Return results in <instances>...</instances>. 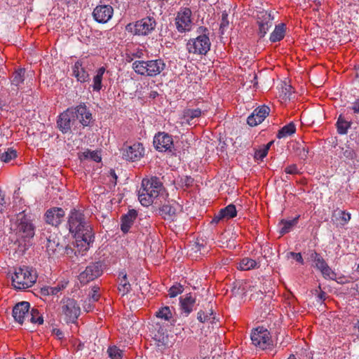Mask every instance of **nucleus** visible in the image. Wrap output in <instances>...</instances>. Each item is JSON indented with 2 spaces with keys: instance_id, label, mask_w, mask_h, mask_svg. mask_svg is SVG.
Wrapping results in <instances>:
<instances>
[{
  "instance_id": "1",
  "label": "nucleus",
  "mask_w": 359,
  "mask_h": 359,
  "mask_svg": "<svg viewBox=\"0 0 359 359\" xmlns=\"http://www.w3.org/2000/svg\"><path fill=\"white\" fill-rule=\"evenodd\" d=\"M69 232L74 234L77 247L86 251L94 241V233L90 225L87 222L83 213L76 209L71 210L68 217Z\"/></svg>"
},
{
  "instance_id": "2",
  "label": "nucleus",
  "mask_w": 359,
  "mask_h": 359,
  "mask_svg": "<svg viewBox=\"0 0 359 359\" xmlns=\"http://www.w3.org/2000/svg\"><path fill=\"white\" fill-rule=\"evenodd\" d=\"M167 196L163 182L158 177L154 176L142 180L138 199L143 206L148 207L153 203L161 206L162 199L165 200Z\"/></svg>"
},
{
  "instance_id": "3",
  "label": "nucleus",
  "mask_w": 359,
  "mask_h": 359,
  "mask_svg": "<svg viewBox=\"0 0 359 359\" xmlns=\"http://www.w3.org/2000/svg\"><path fill=\"white\" fill-rule=\"evenodd\" d=\"M77 119L83 126L90 124L92 114L85 104L68 108L60 114L57 121V127L63 134L71 133L72 127Z\"/></svg>"
},
{
  "instance_id": "4",
  "label": "nucleus",
  "mask_w": 359,
  "mask_h": 359,
  "mask_svg": "<svg viewBox=\"0 0 359 359\" xmlns=\"http://www.w3.org/2000/svg\"><path fill=\"white\" fill-rule=\"evenodd\" d=\"M165 67V63L162 59L147 61L137 60L132 64L133 69L136 74L148 77H154L160 74Z\"/></svg>"
},
{
  "instance_id": "5",
  "label": "nucleus",
  "mask_w": 359,
  "mask_h": 359,
  "mask_svg": "<svg viewBox=\"0 0 359 359\" xmlns=\"http://www.w3.org/2000/svg\"><path fill=\"white\" fill-rule=\"evenodd\" d=\"M36 273L32 268L23 266L15 269L12 276V285L17 290L31 287L36 281Z\"/></svg>"
},
{
  "instance_id": "6",
  "label": "nucleus",
  "mask_w": 359,
  "mask_h": 359,
  "mask_svg": "<svg viewBox=\"0 0 359 359\" xmlns=\"http://www.w3.org/2000/svg\"><path fill=\"white\" fill-rule=\"evenodd\" d=\"M61 313L67 323H74L78 319L81 309L77 302L72 298H63L60 302Z\"/></svg>"
},
{
  "instance_id": "7",
  "label": "nucleus",
  "mask_w": 359,
  "mask_h": 359,
  "mask_svg": "<svg viewBox=\"0 0 359 359\" xmlns=\"http://www.w3.org/2000/svg\"><path fill=\"white\" fill-rule=\"evenodd\" d=\"M210 46L208 34H203L195 39H189L187 43V50L189 53L206 55L210 49Z\"/></svg>"
},
{
  "instance_id": "8",
  "label": "nucleus",
  "mask_w": 359,
  "mask_h": 359,
  "mask_svg": "<svg viewBox=\"0 0 359 359\" xmlns=\"http://www.w3.org/2000/svg\"><path fill=\"white\" fill-rule=\"evenodd\" d=\"M250 338L252 344L262 350L269 349L273 346L270 333L267 329L263 327L254 329L252 331Z\"/></svg>"
},
{
  "instance_id": "9",
  "label": "nucleus",
  "mask_w": 359,
  "mask_h": 359,
  "mask_svg": "<svg viewBox=\"0 0 359 359\" xmlns=\"http://www.w3.org/2000/svg\"><path fill=\"white\" fill-rule=\"evenodd\" d=\"M123 159L129 161H137L141 159L144 154V148L142 144L137 142L133 144L125 143L120 149Z\"/></svg>"
},
{
  "instance_id": "10",
  "label": "nucleus",
  "mask_w": 359,
  "mask_h": 359,
  "mask_svg": "<svg viewBox=\"0 0 359 359\" xmlns=\"http://www.w3.org/2000/svg\"><path fill=\"white\" fill-rule=\"evenodd\" d=\"M155 149L160 152H169L174 154L173 139L171 135L165 132H158L154 137L153 141Z\"/></svg>"
},
{
  "instance_id": "11",
  "label": "nucleus",
  "mask_w": 359,
  "mask_h": 359,
  "mask_svg": "<svg viewBox=\"0 0 359 359\" xmlns=\"http://www.w3.org/2000/svg\"><path fill=\"white\" fill-rule=\"evenodd\" d=\"M102 272L103 265L100 262H92L80 273L79 280L81 284L85 285L100 276Z\"/></svg>"
},
{
  "instance_id": "12",
  "label": "nucleus",
  "mask_w": 359,
  "mask_h": 359,
  "mask_svg": "<svg viewBox=\"0 0 359 359\" xmlns=\"http://www.w3.org/2000/svg\"><path fill=\"white\" fill-rule=\"evenodd\" d=\"M192 12L189 8H181L177 13L175 25L178 32L182 33L188 32L191 29Z\"/></svg>"
},
{
  "instance_id": "13",
  "label": "nucleus",
  "mask_w": 359,
  "mask_h": 359,
  "mask_svg": "<svg viewBox=\"0 0 359 359\" xmlns=\"http://www.w3.org/2000/svg\"><path fill=\"white\" fill-rule=\"evenodd\" d=\"M156 26V22L152 17H146L137 20L135 25V34L139 36H146L151 33Z\"/></svg>"
},
{
  "instance_id": "14",
  "label": "nucleus",
  "mask_w": 359,
  "mask_h": 359,
  "mask_svg": "<svg viewBox=\"0 0 359 359\" xmlns=\"http://www.w3.org/2000/svg\"><path fill=\"white\" fill-rule=\"evenodd\" d=\"M16 234L24 238H32L34 236V227L25 215L18 219Z\"/></svg>"
},
{
  "instance_id": "15",
  "label": "nucleus",
  "mask_w": 359,
  "mask_h": 359,
  "mask_svg": "<svg viewBox=\"0 0 359 359\" xmlns=\"http://www.w3.org/2000/svg\"><path fill=\"white\" fill-rule=\"evenodd\" d=\"M273 18L270 13L262 11L257 15V24L259 25V36L262 38L271 27Z\"/></svg>"
},
{
  "instance_id": "16",
  "label": "nucleus",
  "mask_w": 359,
  "mask_h": 359,
  "mask_svg": "<svg viewBox=\"0 0 359 359\" xmlns=\"http://www.w3.org/2000/svg\"><path fill=\"white\" fill-rule=\"evenodd\" d=\"M46 252L50 257H57L63 251V245L60 243V238L56 234H50L46 238Z\"/></svg>"
},
{
  "instance_id": "17",
  "label": "nucleus",
  "mask_w": 359,
  "mask_h": 359,
  "mask_svg": "<svg viewBox=\"0 0 359 359\" xmlns=\"http://www.w3.org/2000/svg\"><path fill=\"white\" fill-rule=\"evenodd\" d=\"M270 109L266 105L257 107L251 115L248 117L247 123L250 126H256L261 123L269 114Z\"/></svg>"
},
{
  "instance_id": "18",
  "label": "nucleus",
  "mask_w": 359,
  "mask_h": 359,
  "mask_svg": "<svg viewBox=\"0 0 359 359\" xmlns=\"http://www.w3.org/2000/svg\"><path fill=\"white\" fill-rule=\"evenodd\" d=\"M64 217V210L57 207L48 210L45 214L46 222L55 226H58L62 222Z\"/></svg>"
},
{
  "instance_id": "19",
  "label": "nucleus",
  "mask_w": 359,
  "mask_h": 359,
  "mask_svg": "<svg viewBox=\"0 0 359 359\" xmlns=\"http://www.w3.org/2000/svg\"><path fill=\"white\" fill-rule=\"evenodd\" d=\"M30 304L27 302H21L15 304L13 309V316L15 321L22 324L25 317L28 315Z\"/></svg>"
},
{
  "instance_id": "20",
  "label": "nucleus",
  "mask_w": 359,
  "mask_h": 359,
  "mask_svg": "<svg viewBox=\"0 0 359 359\" xmlns=\"http://www.w3.org/2000/svg\"><path fill=\"white\" fill-rule=\"evenodd\" d=\"M93 14L97 22L105 23L112 17V8L107 6H99L94 9Z\"/></svg>"
},
{
  "instance_id": "21",
  "label": "nucleus",
  "mask_w": 359,
  "mask_h": 359,
  "mask_svg": "<svg viewBox=\"0 0 359 359\" xmlns=\"http://www.w3.org/2000/svg\"><path fill=\"white\" fill-rule=\"evenodd\" d=\"M161 207L160 208V212L161 215L165 218L166 216L172 217L176 215L177 211L180 208V205L174 201H168L166 198L163 200Z\"/></svg>"
},
{
  "instance_id": "22",
  "label": "nucleus",
  "mask_w": 359,
  "mask_h": 359,
  "mask_svg": "<svg viewBox=\"0 0 359 359\" xmlns=\"http://www.w3.org/2000/svg\"><path fill=\"white\" fill-rule=\"evenodd\" d=\"M137 216V211L133 209L130 210L127 214L122 215L121 218V229L124 233L129 231Z\"/></svg>"
},
{
  "instance_id": "23",
  "label": "nucleus",
  "mask_w": 359,
  "mask_h": 359,
  "mask_svg": "<svg viewBox=\"0 0 359 359\" xmlns=\"http://www.w3.org/2000/svg\"><path fill=\"white\" fill-rule=\"evenodd\" d=\"M237 212L236 206L233 204L227 205L221 209L217 215H215L212 219V222L218 223L222 219H231L236 216Z\"/></svg>"
},
{
  "instance_id": "24",
  "label": "nucleus",
  "mask_w": 359,
  "mask_h": 359,
  "mask_svg": "<svg viewBox=\"0 0 359 359\" xmlns=\"http://www.w3.org/2000/svg\"><path fill=\"white\" fill-rule=\"evenodd\" d=\"M156 332L154 333V339L157 342V346H166L168 343V336L166 330L159 323L155 325Z\"/></svg>"
},
{
  "instance_id": "25",
  "label": "nucleus",
  "mask_w": 359,
  "mask_h": 359,
  "mask_svg": "<svg viewBox=\"0 0 359 359\" xmlns=\"http://www.w3.org/2000/svg\"><path fill=\"white\" fill-rule=\"evenodd\" d=\"M195 302V297L190 293L180 297V308L182 312L185 313L186 316L192 311Z\"/></svg>"
},
{
  "instance_id": "26",
  "label": "nucleus",
  "mask_w": 359,
  "mask_h": 359,
  "mask_svg": "<svg viewBox=\"0 0 359 359\" xmlns=\"http://www.w3.org/2000/svg\"><path fill=\"white\" fill-rule=\"evenodd\" d=\"M118 290L122 295L128 293L131 289V285L128 280L127 273L125 271L119 273L118 276Z\"/></svg>"
},
{
  "instance_id": "27",
  "label": "nucleus",
  "mask_w": 359,
  "mask_h": 359,
  "mask_svg": "<svg viewBox=\"0 0 359 359\" xmlns=\"http://www.w3.org/2000/svg\"><path fill=\"white\" fill-rule=\"evenodd\" d=\"M292 149L295 155L300 159L305 160L307 158L309 147L306 145L304 142H294L292 145Z\"/></svg>"
},
{
  "instance_id": "28",
  "label": "nucleus",
  "mask_w": 359,
  "mask_h": 359,
  "mask_svg": "<svg viewBox=\"0 0 359 359\" xmlns=\"http://www.w3.org/2000/svg\"><path fill=\"white\" fill-rule=\"evenodd\" d=\"M73 75L76 78L78 81L86 82L89 80V74L82 67L80 61L75 62L73 67Z\"/></svg>"
},
{
  "instance_id": "29",
  "label": "nucleus",
  "mask_w": 359,
  "mask_h": 359,
  "mask_svg": "<svg viewBox=\"0 0 359 359\" xmlns=\"http://www.w3.org/2000/svg\"><path fill=\"white\" fill-rule=\"evenodd\" d=\"M25 69L22 68L18 69L13 74L11 78V86L13 90H18L20 85L23 83L25 81Z\"/></svg>"
},
{
  "instance_id": "30",
  "label": "nucleus",
  "mask_w": 359,
  "mask_h": 359,
  "mask_svg": "<svg viewBox=\"0 0 359 359\" xmlns=\"http://www.w3.org/2000/svg\"><path fill=\"white\" fill-rule=\"evenodd\" d=\"M336 148V154L339 156L341 158H344L346 160H353L356 157V154L355 151L350 147H335Z\"/></svg>"
},
{
  "instance_id": "31",
  "label": "nucleus",
  "mask_w": 359,
  "mask_h": 359,
  "mask_svg": "<svg viewBox=\"0 0 359 359\" xmlns=\"http://www.w3.org/2000/svg\"><path fill=\"white\" fill-rule=\"evenodd\" d=\"M325 279L335 280L337 273L329 266L326 261L323 262L316 268Z\"/></svg>"
},
{
  "instance_id": "32",
  "label": "nucleus",
  "mask_w": 359,
  "mask_h": 359,
  "mask_svg": "<svg viewBox=\"0 0 359 359\" xmlns=\"http://www.w3.org/2000/svg\"><path fill=\"white\" fill-rule=\"evenodd\" d=\"M352 122L347 121L343 115H339L336 122L337 131L339 135H346Z\"/></svg>"
},
{
  "instance_id": "33",
  "label": "nucleus",
  "mask_w": 359,
  "mask_h": 359,
  "mask_svg": "<svg viewBox=\"0 0 359 359\" xmlns=\"http://www.w3.org/2000/svg\"><path fill=\"white\" fill-rule=\"evenodd\" d=\"M286 25L284 23H280L276 25L273 32L271 34L270 41L273 43L281 41L285 34Z\"/></svg>"
},
{
  "instance_id": "34",
  "label": "nucleus",
  "mask_w": 359,
  "mask_h": 359,
  "mask_svg": "<svg viewBox=\"0 0 359 359\" xmlns=\"http://www.w3.org/2000/svg\"><path fill=\"white\" fill-rule=\"evenodd\" d=\"M258 267V263L248 257H245L237 263V269L241 271H248Z\"/></svg>"
},
{
  "instance_id": "35",
  "label": "nucleus",
  "mask_w": 359,
  "mask_h": 359,
  "mask_svg": "<svg viewBox=\"0 0 359 359\" xmlns=\"http://www.w3.org/2000/svg\"><path fill=\"white\" fill-rule=\"evenodd\" d=\"M111 205L112 200H110L105 205V208H101L98 213V219L101 221L102 224L106 223L107 224H109V217L111 215V211L109 208L111 207Z\"/></svg>"
},
{
  "instance_id": "36",
  "label": "nucleus",
  "mask_w": 359,
  "mask_h": 359,
  "mask_svg": "<svg viewBox=\"0 0 359 359\" xmlns=\"http://www.w3.org/2000/svg\"><path fill=\"white\" fill-rule=\"evenodd\" d=\"M296 131V127L294 123L291 122L283 126L278 133L277 137L279 139L290 136Z\"/></svg>"
},
{
  "instance_id": "37",
  "label": "nucleus",
  "mask_w": 359,
  "mask_h": 359,
  "mask_svg": "<svg viewBox=\"0 0 359 359\" xmlns=\"http://www.w3.org/2000/svg\"><path fill=\"white\" fill-rule=\"evenodd\" d=\"M81 161L90 159L95 162L101 161V156L97 151L87 150L83 152L79 156Z\"/></svg>"
},
{
  "instance_id": "38",
  "label": "nucleus",
  "mask_w": 359,
  "mask_h": 359,
  "mask_svg": "<svg viewBox=\"0 0 359 359\" xmlns=\"http://www.w3.org/2000/svg\"><path fill=\"white\" fill-rule=\"evenodd\" d=\"M202 111L200 109H187L184 111V116L189 124L191 121L201 116Z\"/></svg>"
},
{
  "instance_id": "39",
  "label": "nucleus",
  "mask_w": 359,
  "mask_h": 359,
  "mask_svg": "<svg viewBox=\"0 0 359 359\" xmlns=\"http://www.w3.org/2000/svg\"><path fill=\"white\" fill-rule=\"evenodd\" d=\"M105 72L104 67H100L97 71L96 75L93 78V90L99 91L102 87V76Z\"/></svg>"
},
{
  "instance_id": "40",
  "label": "nucleus",
  "mask_w": 359,
  "mask_h": 359,
  "mask_svg": "<svg viewBox=\"0 0 359 359\" xmlns=\"http://www.w3.org/2000/svg\"><path fill=\"white\" fill-rule=\"evenodd\" d=\"M309 261L313 263V267L316 268L318 265H320L323 262L325 261L324 258L321 256V255L317 252L316 250H309Z\"/></svg>"
},
{
  "instance_id": "41",
  "label": "nucleus",
  "mask_w": 359,
  "mask_h": 359,
  "mask_svg": "<svg viewBox=\"0 0 359 359\" xmlns=\"http://www.w3.org/2000/svg\"><path fill=\"white\" fill-rule=\"evenodd\" d=\"M156 316L158 318H161L169 322L172 318V314L169 306L162 307L156 312Z\"/></svg>"
},
{
  "instance_id": "42",
  "label": "nucleus",
  "mask_w": 359,
  "mask_h": 359,
  "mask_svg": "<svg viewBox=\"0 0 359 359\" xmlns=\"http://www.w3.org/2000/svg\"><path fill=\"white\" fill-rule=\"evenodd\" d=\"M63 288V285H57L55 287H44L41 289V294L43 296L57 295Z\"/></svg>"
},
{
  "instance_id": "43",
  "label": "nucleus",
  "mask_w": 359,
  "mask_h": 359,
  "mask_svg": "<svg viewBox=\"0 0 359 359\" xmlns=\"http://www.w3.org/2000/svg\"><path fill=\"white\" fill-rule=\"evenodd\" d=\"M144 51L142 48H136L126 54V60L127 62H130L134 60L135 58L142 59L144 57Z\"/></svg>"
},
{
  "instance_id": "44",
  "label": "nucleus",
  "mask_w": 359,
  "mask_h": 359,
  "mask_svg": "<svg viewBox=\"0 0 359 359\" xmlns=\"http://www.w3.org/2000/svg\"><path fill=\"white\" fill-rule=\"evenodd\" d=\"M298 218H294L289 221H281L283 225L280 229V233L283 235L290 231L292 228L297 223Z\"/></svg>"
},
{
  "instance_id": "45",
  "label": "nucleus",
  "mask_w": 359,
  "mask_h": 359,
  "mask_svg": "<svg viewBox=\"0 0 359 359\" xmlns=\"http://www.w3.org/2000/svg\"><path fill=\"white\" fill-rule=\"evenodd\" d=\"M197 319L201 323L209 322L212 323L215 320V316L212 309H210V313H205L203 311H200L198 312Z\"/></svg>"
},
{
  "instance_id": "46",
  "label": "nucleus",
  "mask_w": 359,
  "mask_h": 359,
  "mask_svg": "<svg viewBox=\"0 0 359 359\" xmlns=\"http://www.w3.org/2000/svg\"><path fill=\"white\" fill-rule=\"evenodd\" d=\"M31 318L30 321L32 323H37L38 325H42L43 323V318L41 313L36 309H32L31 310Z\"/></svg>"
},
{
  "instance_id": "47",
  "label": "nucleus",
  "mask_w": 359,
  "mask_h": 359,
  "mask_svg": "<svg viewBox=\"0 0 359 359\" xmlns=\"http://www.w3.org/2000/svg\"><path fill=\"white\" fill-rule=\"evenodd\" d=\"M184 290V288H183V286L180 284V283H177L174 285H172L170 289H169V296L170 297H176L177 295H178L179 294H181Z\"/></svg>"
},
{
  "instance_id": "48",
  "label": "nucleus",
  "mask_w": 359,
  "mask_h": 359,
  "mask_svg": "<svg viewBox=\"0 0 359 359\" xmlns=\"http://www.w3.org/2000/svg\"><path fill=\"white\" fill-rule=\"evenodd\" d=\"M99 287H93L88 294V299L91 302H97L99 299L100 294H98Z\"/></svg>"
},
{
  "instance_id": "49",
  "label": "nucleus",
  "mask_w": 359,
  "mask_h": 359,
  "mask_svg": "<svg viewBox=\"0 0 359 359\" xmlns=\"http://www.w3.org/2000/svg\"><path fill=\"white\" fill-rule=\"evenodd\" d=\"M228 14L226 12H223L222 14V21L220 23L221 34H223V29L229 26Z\"/></svg>"
},
{
  "instance_id": "50",
  "label": "nucleus",
  "mask_w": 359,
  "mask_h": 359,
  "mask_svg": "<svg viewBox=\"0 0 359 359\" xmlns=\"http://www.w3.org/2000/svg\"><path fill=\"white\" fill-rule=\"evenodd\" d=\"M268 152L266 151V149L261 148L255 151L254 158L255 160L262 161L266 156Z\"/></svg>"
},
{
  "instance_id": "51",
  "label": "nucleus",
  "mask_w": 359,
  "mask_h": 359,
  "mask_svg": "<svg viewBox=\"0 0 359 359\" xmlns=\"http://www.w3.org/2000/svg\"><path fill=\"white\" fill-rule=\"evenodd\" d=\"M339 217L341 219V224L344 225L351 219V214L347 213L344 211L340 210L339 212Z\"/></svg>"
},
{
  "instance_id": "52",
  "label": "nucleus",
  "mask_w": 359,
  "mask_h": 359,
  "mask_svg": "<svg viewBox=\"0 0 359 359\" xmlns=\"http://www.w3.org/2000/svg\"><path fill=\"white\" fill-rule=\"evenodd\" d=\"M285 172L287 174H290V175H296V174L299 173V171L296 164H292V165L287 166L285 168Z\"/></svg>"
},
{
  "instance_id": "53",
  "label": "nucleus",
  "mask_w": 359,
  "mask_h": 359,
  "mask_svg": "<svg viewBox=\"0 0 359 359\" xmlns=\"http://www.w3.org/2000/svg\"><path fill=\"white\" fill-rule=\"evenodd\" d=\"M114 359H123V351L114 346Z\"/></svg>"
},
{
  "instance_id": "54",
  "label": "nucleus",
  "mask_w": 359,
  "mask_h": 359,
  "mask_svg": "<svg viewBox=\"0 0 359 359\" xmlns=\"http://www.w3.org/2000/svg\"><path fill=\"white\" fill-rule=\"evenodd\" d=\"M83 308L86 312H89L93 309V306L90 299H88L84 302Z\"/></svg>"
},
{
  "instance_id": "55",
  "label": "nucleus",
  "mask_w": 359,
  "mask_h": 359,
  "mask_svg": "<svg viewBox=\"0 0 359 359\" xmlns=\"http://www.w3.org/2000/svg\"><path fill=\"white\" fill-rule=\"evenodd\" d=\"M290 255L295 259V260L297 262H299L301 263L302 264H304V260H303V258H302V254L300 252H290Z\"/></svg>"
},
{
  "instance_id": "56",
  "label": "nucleus",
  "mask_w": 359,
  "mask_h": 359,
  "mask_svg": "<svg viewBox=\"0 0 359 359\" xmlns=\"http://www.w3.org/2000/svg\"><path fill=\"white\" fill-rule=\"evenodd\" d=\"M349 108L353 113L359 114V99H357Z\"/></svg>"
},
{
  "instance_id": "57",
  "label": "nucleus",
  "mask_w": 359,
  "mask_h": 359,
  "mask_svg": "<svg viewBox=\"0 0 359 359\" xmlns=\"http://www.w3.org/2000/svg\"><path fill=\"white\" fill-rule=\"evenodd\" d=\"M52 333L56 335L60 339L64 337V333L60 329L53 328L52 330Z\"/></svg>"
},
{
  "instance_id": "58",
  "label": "nucleus",
  "mask_w": 359,
  "mask_h": 359,
  "mask_svg": "<svg viewBox=\"0 0 359 359\" xmlns=\"http://www.w3.org/2000/svg\"><path fill=\"white\" fill-rule=\"evenodd\" d=\"M193 182L194 179L191 177L186 176L185 178L183 180V183L187 187L191 186Z\"/></svg>"
},
{
  "instance_id": "59",
  "label": "nucleus",
  "mask_w": 359,
  "mask_h": 359,
  "mask_svg": "<svg viewBox=\"0 0 359 359\" xmlns=\"http://www.w3.org/2000/svg\"><path fill=\"white\" fill-rule=\"evenodd\" d=\"M318 288L320 290V292L318 294V298L320 301L323 302L325 300L327 294L324 291L321 290L320 285L318 286Z\"/></svg>"
},
{
  "instance_id": "60",
  "label": "nucleus",
  "mask_w": 359,
  "mask_h": 359,
  "mask_svg": "<svg viewBox=\"0 0 359 359\" xmlns=\"http://www.w3.org/2000/svg\"><path fill=\"white\" fill-rule=\"evenodd\" d=\"M5 204H6V201L4 199V196L2 194V191L0 190V212H2L4 210Z\"/></svg>"
},
{
  "instance_id": "61",
  "label": "nucleus",
  "mask_w": 359,
  "mask_h": 359,
  "mask_svg": "<svg viewBox=\"0 0 359 359\" xmlns=\"http://www.w3.org/2000/svg\"><path fill=\"white\" fill-rule=\"evenodd\" d=\"M273 144V141H271L269 142L268 144H266V145H264L262 149H266V151L269 152V150L271 147V146Z\"/></svg>"
},
{
  "instance_id": "62",
  "label": "nucleus",
  "mask_w": 359,
  "mask_h": 359,
  "mask_svg": "<svg viewBox=\"0 0 359 359\" xmlns=\"http://www.w3.org/2000/svg\"><path fill=\"white\" fill-rule=\"evenodd\" d=\"M158 95V93L155 90H151L149 93V97L152 99H155Z\"/></svg>"
},
{
  "instance_id": "63",
  "label": "nucleus",
  "mask_w": 359,
  "mask_h": 359,
  "mask_svg": "<svg viewBox=\"0 0 359 359\" xmlns=\"http://www.w3.org/2000/svg\"><path fill=\"white\" fill-rule=\"evenodd\" d=\"M312 358H313V355H309L308 358H306L305 359H312ZM287 359H297V358H296V356L294 355L291 354ZM299 359H304V358H299Z\"/></svg>"
},
{
  "instance_id": "64",
  "label": "nucleus",
  "mask_w": 359,
  "mask_h": 359,
  "mask_svg": "<svg viewBox=\"0 0 359 359\" xmlns=\"http://www.w3.org/2000/svg\"><path fill=\"white\" fill-rule=\"evenodd\" d=\"M107 353L109 355V357L112 358V346H109L107 348Z\"/></svg>"
}]
</instances>
